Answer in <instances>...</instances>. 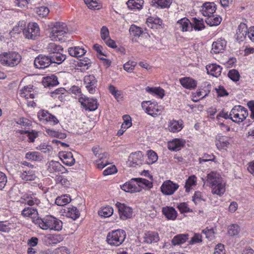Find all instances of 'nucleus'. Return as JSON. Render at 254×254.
I'll return each mask as SVG.
<instances>
[{"mask_svg":"<svg viewBox=\"0 0 254 254\" xmlns=\"http://www.w3.org/2000/svg\"><path fill=\"white\" fill-rule=\"evenodd\" d=\"M204 183L211 188L213 194L221 196L225 192V182L216 172L212 171L208 174Z\"/></svg>","mask_w":254,"mask_h":254,"instance_id":"f257e3e1","label":"nucleus"},{"mask_svg":"<svg viewBox=\"0 0 254 254\" xmlns=\"http://www.w3.org/2000/svg\"><path fill=\"white\" fill-rule=\"evenodd\" d=\"M32 221L43 230L50 229L59 231L63 228L62 221L52 215H47L43 218H34Z\"/></svg>","mask_w":254,"mask_h":254,"instance_id":"f03ea898","label":"nucleus"},{"mask_svg":"<svg viewBox=\"0 0 254 254\" xmlns=\"http://www.w3.org/2000/svg\"><path fill=\"white\" fill-rule=\"evenodd\" d=\"M151 188L152 183L148 180L143 178H132L128 182L121 186L123 190L127 192L134 193L141 190L140 188Z\"/></svg>","mask_w":254,"mask_h":254,"instance_id":"7ed1b4c3","label":"nucleus"},{"mask_svg":"<svg viewBox=\"0 0 254 254\" xmlns=\"http://www.w3.org/2000/svg\"><path fill=\"white\" fill-rule=\"evenodd\" d=\"M21 60V56L16 52H3L0 55V64L4 66L14 67Z\"/></svg>","mask_w":254,"mask_h":254,"instance_id":"20e7f679","label":"nucleus"},{"mask_svg":"<svg viewBox=\"0 0 254 254\" xmlns=\"http://www.w3.org/2000/svg\"><path fill=\"white\" fill-rule=\"evenodd\" d=\"M68 32L66 25L63 22H56L52 28L50 37L52 40L65 42V38Z\"/></svg>","mask_w":254,"mask_h":254,"instance_id":"39448f33","label":"nucleus"},{"mask_svg":"<svg viewBox=\"0 0 254 254\" xmlns=\"http://www.w3.org/2000/svg\"><path fill=\"white\" fill-rule=\"evenodd\" d=\"M126 238V232L122 229H118L107 234L106 241L110 246L118 247L123 243Z\"/></svg>","mask_w":254,"mask_h":254,"instance_id":"423d86ee","label":"nucleus"},{"mask_svg":"<svg viewBox=\"0 0 254 254\" xmlns=\"http://www.w3.org/2000/svg\"><path fill=\"white\" fill-rule=\"evenodd\" d=\"M248 110L241 105L235 106L230 112V119L235 123H240L248 116Z\"/></svg>","mask_w":254,"mask_h":254,"instance_id":"0eeeda50","label":"nucleus"},{"mask_svg":"<svg viewBox=\"0 0 254 254\" xmlns=\"http://www.w3.org/2000/svg\"><path fill=\"white\" fill-rule=\"evenodd\" d=\"M141 105L142 108L145 109V112L153 117H156L160 115L163 109L158 105L156 102H152L151 101L143 102Z\"/></svg>","mask_w":254,"mask_h":254,"instance_id":"6e6552de","label":"nucleus"},{"mask_svg":"<svg viewBox=\"0 0 254 254\" xmlns=\"http://www.w3.org/2000/svg\"><path fill=\"white\" fill-rule=\"evenodd\" d=\"M23 31L25 37L29 39L35 40L40 35L39 27L36 23H29Z\"/></svg>","mask_w":254,"mask_h":254,"instance_id":"1a4fd4ad","label":"nucleus"},{"mask_svg":"<svg viewBox=\"0 0 254 254\" xmlns=\"http://www.w3.org/2000/svg\"><path fill=\"white\" fill-rule=\"evenodd\" d=\"M179 187L178 184L174 183L170 180L165 181L161 187L162 192L165 195H172Z\"/></svg>","mask_w":254,"mask_h":254,"instance_id":"9d476101","label":"nucleus"},{"mask_svg":"<svg viewBox=\"0 0 254 254\" xmlns=\"http://www.w3.org/2000/svg\"><path fill=\"white\" fill-rule=\"evenodd\" d=\"M51 60L49 56L39 55L34 60V65L37 68L44 69L51 64Z\"/></svg>","mask_w":254,"mask_h":254,"instance_id":"9b49d317","label":"nucleus"},{"mask_svg":"<svg viewBox=\"0 0 254 254\" xmlns=\"http://www.w3.org/2000/svg\"><path fill=\"white\" fill-rule=\"evenodd\" d=\"M85 87L90 94L96 92L97 86V80L93 75H86L84 78Z\"/></svg>","mask_w":254,"mask_h":254,"instance_id":"f8f14e48","label":"nucleus"},{"mask_svg":"<svg viewBox=\"0 0 254 254\" xmlns=\"http://www.w3.org/2000/svg\"><path fill=\"white\" fill-rule=\"evenodd\" d=\"M79 102L86 110L95 111L98 106L97 100L93 98L81 97Z\"/></svg>","mask_w":254,"mask_h":254,"instance_id":"ddd939ff","label":"nucleus"},{"mask_svg":"<svg viewBox=\"0 0 254 254\" xmlns=\"http://www.w3.org/2000/svg\"><path fill=\"white\" fill-rule=\"evenodd\" d=\"M116 205L121 219L125 220L131 218L132 214V209L131 207L119 202L116 204Z\"/></svg>","mask_w":254,"mask_h":254,"instance_id":"4468645a","label":"nucleus"},{"mask_svg":"<svg viewBox=\"0 0 254 254\" xmlns=\"http://www.w3.org/2000/svg\"><path fill=\"white\" fill-rule=\"evenodd\" d=\"M176 27L182 32L192 31V26L191 22L186 17L183 18L178 20L176 24Z\"/></svg>","mask_w":254,"mask_h":254,"instance_id":"2eb2a0df","label":"nucleus"},{"mask_svg":"<svg viewBox=\"0 0 254 254\" xmlns=\"http://www.w3.org/2000/svg\"><path fill=\"white\" fill-rule=\"evenodd\" d=\"M216 9V5L214 2H206L201 8V13L204 16H209L212 15Z\"/></svg>","mask_w":254,"mask_h":254,"instance_id":"dca6fc26","label":"nucleus"},{"mask_svg":"<svg viewBox=\"0 0 254 254\" xmlns=\"http://www.w3.org/2000/svg\"><path fill=\"white\" fill-rule=\"evenodd\" d=\"M59 156L60 159L65 165L72 166L75 163V159L71 152H61L59 153Z\"/></svg>","mask_w":254,"mask_h":254,"instance_id":"f3484780","label":"nucleus"},{"mask_svg":"<svg viewBox=\"0 0 254 254\" xmlns=\"http://www.w3.org/2000/svg\"><path fill=\"white\" fill-rule=\"evenodd\" d=\"M64 167L59 162L52 160L48 164L47 171L50 173L63 172Z\"/></svg>","mask_w":254,"mask_h":254,"instance_id":"a211bd4d","label":"nucleus"},{"mask_svg":"<svg viewBox=\"0 0 254 254\" xmlns=\"http://www.w3.org/2000/svg\"><path fill=\"white\" fill-rule=\"evenodd\" d=\"M229 144V139L227 137L223 136L217 137L215 145L219 150L226 149Z\"/></svg>","mask_w":254,"mask_h":254,"instance_id":"6ab92c4d","label":"nucleus"},{"mask_svg":"<svg viewBox=\"0 0 254 254\" xmlns=\"http://www.w3.org/2000/svg\"><path fill=\"white\" fill-rule=\"evenodd\" d=\"M180 82L184 87L190 90L195 88L197 85L195 80L189 77L180 79Z\"/></svg>","mask_w":254,"mask_h":254,"instance_id":"aec40b11","label":"nucleus"},{"mask_svg":"<svg viewBox=\"0 0 254 254\" xmlns=\"http://www.w3.org/2000/svg\"><path fill=\"white\" fill-rule=\"evenodd\" d=\"M226 43L225 40L222 39L213 42L212 45L211 53L218 54L222 52L225 48Z\"/></svg>","mask_w":254,"mask_h":254,"instance_id":"412c9836","label":"nucleus"},{"mask_svg":"<svg viewBox=\"0 0 254 254\" xmlns=\"http://www.w3.org/2000/svg\"><path fill=\"white\" fill-rule=\"evenodd\" d=\"M185 142L181 139H174L168 142V149L172 151H178L184 146Z\"/></svg>","mask_w":254,"mask_h":254,"instance_id":"4be33fe9","label":"nucleus"},{"mask_svg":"<svg viewBox=\"0 0 254 254\" xmlns=\"http://www.w3.org/2000/svg\"><path fill=\"white\" fill-rule=\"evenodd\" d=\"M64 213L67 217L71 218L73 220H75L80 216L79 211L76 207L71 206L65 208Z\"/></svg>","mask_w":254,"mask_h":254,"instance_id":"5701e85b","label":"nucleus"},{"mask_svg":"<svg viewBox=\"0 0 254 254\" xmlns=\"http://www.w3.org/2000/svg\"><path fill=\"white\" fill-rule=\"evenodd\" d=\"M168 130L172 132H178L183 128L182 121L170 120L168 123Z\"/></svg>","mask_w":254,"mask_h":254,"instance_id":"b1692460","label":"nucleus"},{"mask_svg":"<svg viewBox=\"0 0 254 254\" xmlns=\"http://www.w3.org/2000/svg\"><path fill=\"white\" fill-rule=\"evenodd\" d=\"M208 74L214 77H218L221 73L222 68L216 64H211L206 66Z\"/></svg>","mask_w":254,"mask_h":254,"instance_id":"393cba45","label":"nucleus"},{"mask_svg":"<svg viewBox=\"0 0 254 254\" xmlns=\"http://www.w3.org/2000/svg\"><path fill=\"white\" fill-rule=\"evenodd\" d=\"M68 52L71 56L75 58H79L85 55L86 52V50L82 47L75 46L69 48Z\"/></svg>","mask_w":254,"mask_h":254,"instance_id":"a878e982","label":"nucleus"},{"mask_svg":"<svg viewBox=\"0 0 254 254\" xmlns=\"http://www.w3.org/2000/svg\"><path fill=\"white\" fill-rule=\"evenodd\" d=\"M143 238L144 242L148 244L156 243L159 240L158 234L153 231H148L145 233Z\"/></svg>","mask_w":254,"mask_h":254,"instance_id":"bb28decb","label":"nucleus"},{"mask_svg":"<svg viewBox=\"0 0 254 254\" xmlns=\"http://www.w3.org/2000/svg\"><path fill=\"white\" fill-rule=\"evenodd\" d=\"M162 213L168 219L175 220L177 216V212L172 207H165L162 208Z\"/></svg>","mask_w":254,"mask_h":254,"instance_id":"cd10ccee","label":"nucleus"},{"mask_svg":"<svg viewBox=\"0 0 254 254\" xmlns=\"http://www.w3.org/2000/svg\"><path fill=\"white\" fill-rule=\"evenodd\" d=\"M20 177L24 181H33L35 180L36 175L35 172L30 169L25 170L23 169L20 172Z\"/></svg>","mask_w":254,"mask_h":254,"instance_id":"c85d7f7f","label":"nucleus"},{"mask_svg":"<svg viewBox=\"0 0 254 254\" xmlns=\"http://www.w3.org/2000/svg\"><path fill=\"white\" fill-rule=\"evenodd\" d=\"M51 59V64L54 63L58 64H61L66 59V56L59 52L53 55H49Z\"/></svg>","mask_w":254,"mask_h":254,"instance_id":"c756f323","label":"nucleus"},{"mask_svg":"<svg viewBox=\"0 0 254 254\" xmlns=\"http://www.w3.org/2000/svg\"><path fill=\"white\" fill-rule=\"evenodd\" d=\"M248 29L246 24L241 23L238 26L237 30V38L241 40L245 39L248 35Z\"/></svg>","mask_w":254,"mask_h":254,"instance_id":"7c9ffc66","label":"nucleus"},{"mask_svg":"<svg viewBox=\"0 0 254 254\" xmlns=\"http://www.w3.org/2000/svg\"><path fill=\"white\" fill-rule=\"evenodd\" d=\"M188 234H179L175 236L172 240V244L174 245H180L185 243L188 239Z\"/></svg>","mask_w":254,"mask_h":254,"instance_id":"2f4dec72","label":"nucleus"},{"mask_svg":"<svg viewBox=\"0 0 254 254\" xmlns=\"http://www.w3.org/2000/svg\"><path fill=\"white\" fill-rule=\"evenodd\" d=\"M144 1L143 0H128L127 2L128 7L130 9H141Z\"/></svg>","mask_w":254,"mask_h":254,"instance_id":"473e14b6","label":"nucleus"},{"mask_svg":"<svg viewBox=\"0 0 254 254\" xmlns=\"http://www.w3.org/2000/svg\"><path fill=\"white\" fill-rule=\"evenodd\" d=\"M38 215V211L35 207H26L22 211L21 215L24 217H31Z\"/></svg>","mask_w":254,"mask_h":254,"instance_id":"72a5a7b5","label":"nucleus"},{"mask_svg":"<svg viewBox=\"0 0 254 254\" xmlns=\"http://www.w3.org/2000/svg\"><path fill=\"white\" fill-rule=\"evenodd\" d=\"M191 24L195 31H200L205 28V25L202 19H197L196 17L192 18Z\"/></svg>","mask_w":254,"mask_h":254,"instance_id":"f704fd0d","label":"nucleus"},{"mask_svg":"<svg viewBox=\"0 0 254 254\" xmlns=\"http://www.w3.org/2000/svg\"><path fill=\"white\" fill-rule=\"evenodd\" d=\"M25 158L30 160L35 161H41L43 159V156L40 152L33 151L28 152L25 154Z\"/></svg>","mask_w":254,"mask_h":254,"instance_id":"c9c22d12","label":"nucleus"},{"mask_svg":"<svg viewBox=\"0 0 254 254\" xmlns=\"http://www.w3.org/2000/svg\"><path fill=\"white\" fill-rule=\"evenodd\" d=\"M222 18L221 17L217 16L214 17V15H211V16H208L205 20V22L207 24L210 26H217L221 23Z\"/></svg>","mask_w":254,"mask_h":254,"instance_id":"e433bc0d","label":"nucleus"},{"mask_svg":"<svg viewBox=\"0 0 254 254\" xmlns=\"http://www.w3.org/2000/svg\"><path fill=\"white\" fill-rule=\"evenodd\" d=\"M71 201V198L67 194L62 195L58 196L55 200V203L59 206H63L67 204Z\"/></svg>","mask_w":254,"mask_h":254,"instance_id":"4c0bfd02","label":"nucleus"},{"mask_svg":"<svg viewBox=\"0 0 254 254\" xmlns=\"http://www.w3.org/2000/svg\"><path fill=\"white\" fill-rule=\"evenodd\" d=\"M47 49L49 53V55H53L59 52L63 51L64 50L61 46L57 45L55 43H49L47 47Z\"/></svg>","mask_w":254,"mask_h":254,"instance_id":"58836bf2","label":"nucleus"},{"mask_svg":"<svg viewBox=\"0 0 254 254\" xmlns=\"http://www.w3.org/2000/svg\"><path fill=\"white\" fill-rule=\"evenodd\" d=\"M146 91L152 94L158 95L160 98L164 96V90L160 87H149L146 88Z\"/></svg>","mask_w":254,"mask_h":254,"instance_id":"ea45409f","label":"nucleus"},{"mask_svg":"<svg viewBox=\"0 0 254 254\" xmlns=\"http://www.w3.org/2000/svg\"><path fill=\"white\" fill-rule=\"evenodd\" d=\"M113 213V209L112 207L109 206L103 207L98 211L99 215L105 218L111 216Z\"/></svg>","mask_w":254,"mask_h":254,"instance_id":"a19ab883","label":"nucleus"},{"mask_svg":"<svg viewBox=\"0 0 254 254\" xmlns=\"http://www.w3.org/2000/svg\"><path fill=\"white\" fill-rule=\"evenodd\" d=\"M147 159L146 160L148 164H152L158 160L157 154L153 150H150L147 152Z\"/></svg>","mask_w":254,"mask_h":254,"instance_id":"79ce46f5","label":"nucleus"},{"mask_svg":"<svg viewBox=\"0 0 254 254\" xmlns=\"http://www.w3.org/2000/svg\"><path fill=\"white\" fill-rule=\"evenodd\" d=\"M192 201L194 203L197 205L199 204L201 201H205L206 198L205 195L200 191H196L192 196Z\"/></svg>","mask_w":254,"mask_h":254,"instance_id":"37998d69","label":"nucleus"},{"mask_svg":"<svg viewBox=\"0 0 254 254\" xmlns=\"http://www.w3.org/2000/svg\"><path fill=\"white\" fill-rule=\"evenodd\" d=\"M143 157L142 153L141 151H137L132 153L130 156L133 163L138 165L141 164V159Z\"/></svg>","mask_w":254,"mask_h":254,"instance_id":"c03bdc74","label":"nucleus"},{"mask_svg":"<svg viewBox=\"0 0 254 254\" xmlns=\"http://www.w3.org/2000/svg\"><path fill=\"white\" fill-rule=\"evenodd\" d=\"M196 181V178L194 175H192L189 177L187 180L185 184L186 191L187 192L190 191L191 187L195 185Z\"/></svg>","mask_w":254,"mask_h":254,"instance_id":"a18cd8bd","label":"nucleus"},{"mask_svg":"<svg viewBox=\"0 0 254 254\" xmlns=\"http://www.w3.org/2000/svg\"><path fill=\"white\" fill-rule=\"evenodd\" d=\"M240 227L237 224H232L229 226L228 233L231 236L237 235L240 232Z\"/></svg>","mask_w":254,"mask_h":254,"instance_id":"49530a36","label":"nucleus"},{"mask_svg":"<svg viewBox=\"0 0 254 254\" xmlns=\"http://www.w3.org/2000/svg\"><path fill=\"white\" fill-rule=\"evenodd\" d=\"M11 223L7 221H0V231L5 233H8L10 231Z\"/></svg>","mask_w":254,"mask_h":254,"instance_id":"de8ad7c7","label":"nucleus"},{"mask_svg":"<svg viewBox=\"0 0 254 254\" xmlns=\"http://www.w3.org/2000/svg\"><path fill=\"white\" fill-rule=\"evenodd\" d=\"M228 77L234 81H238L240 79V74L236 69H231L228 73Z\"/></svg>","mask_w":254,"mask_h":254,"instance_id":"09e8293b","label":"nucleus"},{"mask_svg":"<svg viewBox=\"0 0 254 254\" xmlns=\"http://www.w3.org/2000/svg\"><path fill=\"white\" fill-rule=\"evenodd\" d=\"M157 5L161 8L169 7L172 2V0H154Z\"/></svg>","mask_w":254,"mask_h":254,"instance_id":"8fccbe9b","label":"nucleus"},{"mask_svg":"<svg viewBox=\"0 0 254 254\" xmlns=\"http://www.w3.org/2000/svg\"><path fill=\"white\" fill-rule=\"evenodd\" d=\"M27 198H24L23 201H21L22 203H25V204H28V205L32 207V206L34 204H38L39 202V200L37 198H33L32 197H27Z\"/></svg>","mask_w":254,"mask_h":254,"instance_id":"3c124183","label":"nucleus"},{"mask_svg":"<svg viewBox=\"0 0 254 254\" xmlns=\"http://www.w3.org/2000/svg\"><path fill=\"white\" fill-rule=\"evenodd\" d=\"M129 31L130 32H131L134 36L138 37L140 36L143 32L141 28L135 25L131 26Z\"/></svg>","mask_w":254,"mask_h":254,"instance_id":"603ef678","label":"nucleus"},{"mask_svg":"<svg viewBox=\"0 0 254 254\" xmlns=\"http://www.w3.org/2000/svg\"><path fill=\"white\" fill-rule=\"evenodd\" d=\"M136 65V63L133 61H128L124 65V68L127 72H131Z\"/></svg>","mask_w":254,"mask_h":254,"instance_id":"864d4df0","label":"nucleus"},{"mask_svg":"<svg viewBox=\"0 0 254 254\" xmlns=\"http://www.w3.org/2000/svg\"><path fill=\"white\" fill-rule=\"evenodd\" d=\"M49 9L48 7L45 6H41L37 9V13L38 15H41L43 17L46 16L49 13Z\"/></svg>","mask_w":254,"mask_h":254,"instance_id":"5fc2aeb1","label":"nucleus"},{"mask_svg":"<svg viewBox=\"0 0 254 254\" xmlns=\"http://www.w3.org/2000/svg\"><path fill=\"white\" fill-rule=\"evenodd\" d=\"M178 208L181 213L191 212L192 210L188 207V205L186 202L181 203L178 206Z\"/></svg>","mask_w":254,"mask_h":254,"instance_id":"6e6d98bb","label":"nucleus"},{"mask_svg":"<svg viewBox=\"0 0 254 254\" xmlns=\"http://www.w3.org/2000/svg\"><path fill=\"white\" fill-rule=\"evenodd\" d=\"M7 182V177L4 173L0 172V190H2Z\"/></svg>","mask_w":254,"mask_h":254,"instance_id":"4d7b16f0","label":"nucleus"},{"mask_svg":"<svg viewBox=\"0 0 254 254\" xmlns=\"http://www.w3.org/2000/svg\"><path fill=\"white\" fill-rule=\"evenodd\" d=\"M17 124L25 127H29L31 125V122L25 118H21L17 121Z\"/></svg>","mask_w":254,"mask_h":254,"instance_id":"13d9d810","label":"nucleus"},{"mask_svg":"<svg viewBox=\"0 0 254 254\" xmlns=\"http://www.w3.org/2000/svg\"><path fill=\"white\" fill-rule=\"evenodd\" d=\"M117 172V169L115 165L108 167L103 171V175L105 176L111 175Z\"/></svg>","mask_w":254,"mask_h":254,"instance_id":"bf43d9fd","label":"nucleus"},{"mask_svg":"<svg viewBox=\"0 0 254 254\" xmlns=\"http://www.w3.org/2000/svg\"><path fill=\"white\" fill-rule=\"evenodd\" d=\"M32 88L29 87V86H25L23 88H22L20 91V94L21 97H25L26 99H28V94L29 92H31L30 89H31Z\"/></svg>","mask_w":254,"mask_h":254,"instance_id":"052dcab7","label":"nucleus"},{"mask_svg":"<svg viewBox=\"0 0 254 254\" xmlns=\"http://www.w3.org/2000/svg\"><path fill=\"white\" fill-rule=\"evenodd\" d=\"M213 254H225L224 245L222 244L217 245Z\"/></svg>","mask_w":254,"mask_h":254,"instance_id":"680f3d73","label":"nucleus"},{"mask_svg":"<svg viewBox=\"0 0 254 254\" xmlns=\"http://www.w3.org/2000/svg\"><path fill=\"white\" fill-rule=\"evenodd\" d=\"M109 32L106 26H103L101 29V36L102 39L104 40L109 38Z\"/></svg>","mask_w":254,"mask_h":254,"instance_id":"e2e57ef3","label":"nucleus"},{"mask_svg":"<svg viewBox=\"0 0 254 254\" xmlns=\"http://www.w3.org/2000/svg\"><path fill=\"white\" fill-rule=\"evenodd\" d=\"M47 82L49 86H55L58 84V78L56 76H53L51 77H48Z\"/></svg>","mask_w":254,"mask_h":254,"instance_id":"0e129e2a","label":"nucleus"},{"mask_svg":"<svg viewBox=\"0 0 254 254\" xmlns=\"http://www.w3.org/2000/svg\"><path fill=\"white\" fill-rule=\"evenodd\" d=\"M51 240L53 243L57 244L64 240V237L59 234L54 235L51 237Z\"/></svg>","mask_w":254,"mask_h":254,"instance_id":"69168bd1","label":"nucleus"},{"mask_svg":"<svg viewBox=\"0 0 254 254\" xmlns=\"http://www.w3.org/2000/svg\"><path fill=\"white\" fill-rule=\"evenodd\" d=\"M201 236L199 234H195L193 237L191 238V240L190 241V244H193L194 243H200L202 241Z\"/></svg>","mask_w":254,"mask_h":254,"instance_id":"338daca9","label":"nucleus"},{"mask_svg":"<svg viewBox=\"0 0 254 254\" xmlns=\"http://www.w3.org/2000/svg\"><path fill=\"white\" fill-rule=\"evenodd\" d=\"M28 136L30 141L33 142L35 140V139L38 136V132L34 130H32L31 131H29V133L28 134Z\"/></svg>","mask_w":254,"mask_h":254,"instance_id":"774afa93","label":"nucleus"}]
</instances>
